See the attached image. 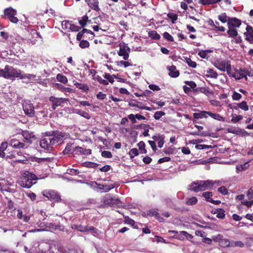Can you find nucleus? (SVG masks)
<instances>
[{"mask_svg":"<svg viewBox=\"0 0 253 253\" xmlns=\"http://www.w3.org/2000/svg\"><path fill=\"white\" fill-rule=\"evenodd\" d=\"M2 77L11 79L12 78H19L23 79L26 78H30L31 75L23 74L20 69L14 68L13 66L6 65L4 68L2 69Z\"/></svg>","mask_w":253,"mask_h":253,"instance_id":"nucleus-1","label":"nucleus"},{"mask_svg":"<svg viewBox=\"0 0 253 253\" xmlns=\"http://www.w3.org/2000/svg\"><path fill=\"white\" fill-rule=\"evenodd\" d=\"M37 176L29 171L24 173L20 178L19 184L23 188H30L36 183Z\"/></svg>","mask_w":253,"mask_h":253,"instance_id":"nucleus-2","label":"nucleus"},{"mask_svg":"<svg viewBox=\"0 0 253 253\" xmlns=\"http://www.w3.org/2000/svg\"><path fill=\"white\" fill-rule=\"evenodd\" d=\"M213 185L211 180H200L193 182L190 186V190L197 192L205 191L207 189H211Z\"/></svg>","mask_w":253,"mask_h":253,"instance_id":"nucleus-3","label":"nucleus"},{"mask_svg":"<svg viewBox=\"0 0 253 253\" xmlns=\"http://www.w3.org/2000/svg\"><path fill=\"white\" fill-rule=\"evenodd\" d=\"M214 65L218 70L223 72L226 71L228 75H231V62L228 59H217L214 62Z\"/></svg>","mask_w":253,"mask_h":253,"instance_id":"nucleus-4","label":"nucleus"},{"mask_svg":"<svg viewBox=\"0 0 253 253\" xmlns=\"http://www.w3.org/2000/svg\"><path fill=\"white\" fill-rule=\"evenodd\" d=\"M49 101L51 103V108L52 110H55L58 107H62L63 104L69 101L68 98H59L54 96H51L49 98Z\"/></svg>","mask_w":253,"mask_h":253,"instance_id":"nucleus-5","label":"nucleus"},{"mask_svg":"<svg viewBox=\"0 0 253 253\" xmlns=\"http://www.w3.org/2000/svg\"><path fill=\"white\" fill-rule=\"evenodd\" d=\"M4 14L5 18L9 19L12 23H17L18 22V18L15 17L17 11L13 8L11 7L6 8L4 10Z\"/></svg>","mask_w":253,"mask_h":253,"instance_id":"nucleus-6","label":"nucleus"},{"mask_svg":"<svg viewBox=\"0 0 253 253\" xmlns=\"http://www.w3.org/2000/svg\"><path fill=\"white\" fill-rule=\"evenodd\" d=\"M42 194L50 201H53L55 202H60L61 201L59 194L54 190H44L42 192Z\"/></svg>","mask_w":253,"mask_h":253,"instance_id":"nucleus-7","label":"nucleus"},{"mask_svg":"<svg viewBox=\"0 0 253 253\" xmlns=\"http://www.w3.org/2000/svg\"><path fill=\"white\" fill-rule=\"evenodd\" d=\"M65 136V133L58 130H55V133L50 138L51 144L53 146L56 144H60L63 142V138Z\"/></svg>","mask_w":253,"mask_h":253,"instance_id":"nucleus-8","label":"nucleus"},{"mask_svg":"<svg viewBox=\"0 0 253 253\" xmlns=\"http://www.w3.org/2000/svg\"><path fill=\"white\" fill-rule=\"evenodd\" d=\"M23 109L25 114L30 118L35 116L34 107L30 101H26L23 104Z\"/></svg>","mask_w":253,"mask_h":253,"instance_id":"nucleus-9","label":"nucleus"},{"mask_svg":"<svg viewBox=\"0 0 253 253\" xmlns=\"http://www.w3.org/2000/svg\"><path fill=\"white\" fill-rule=\"evenodd\" d=\"M104 204L112 207H120L122 205L121 201L117 198H113L110 195H107L105 197Z\"/></svg>","mask_w":253,"mask_h":253,"instance_id":"nucleus-10","label":"nucleus"},{"mask_svg":"<svg viewBox=\"0 0 253 253\" xmlns=\"http://www.w3.org/2000/svg\"><path fill=\"white\" fill-rule=\"evenodd\" d=\"M130 51V48L127 45H124L120 46V49L118 53L119 56H123V59L126 60L129 57V53Z\"/></svg>","mask_w":253,"mask_h":253,"instance_id":"nucleus-11","label":"nucleus"},{"mask_svg":"<svg viewBox=\"0 0 253 253\" xmlns=\"http://www.w3.org/2000/svg\"><path fill=\"white\" fill-rule=\"evenodd\" d=\"M40 146L42 148L47 150H51L53 148V145L51 144L50 137L44 138L40 141Z\"/></svg>","mask_w":253,"mask_h":253,"instance_id":"nucleus-12","label":"nucleus"},{"mask_svg":"<svg viewBox=\"0 0 253 253\" xmlns=\"http://www.w3.org/2000/svg\"><path fill=\"white\" fill-rule=\"evenodd\" d=\"M246 30V32L244 33L246 40L250 43L253 44V28L251 26L247 25Z\"/></svg>","mask_w":253,"mask_h":253,"instance_id":"nucleus-13","label":"nucleus"},{"mask_svg":"<svg viewBox=\"0 0 253 253\" xmlns=\"http://www.w3.org/2000/svg\"><path fill=\"white\" fill-rule=\"evenodd\" d=\"M247 75H249V71L245 69L240 68L239 70H236V73H235L234 75H232V76L236 79L239 80L243 78H246L247 79Z\"/></svg>","mask_w":253,"mask_h":253,"instance_id":"nucleus-14","label":"nucleus"},{"mask_svg":"<svg viewBox=\"0 0 253 253\" xmlns=\"http://www.w3.org/2000/svg\"><path fill=\"white\" fill-rule=\"evenodd\" d=\"M175 238L178 240L183 241L185 239H191L193 238V236L186 231H182L178 232L177 235H175Z\"/></svg>","mask_w":253,"mask_h":253,"instance_id":"nucleus-15","label":"nucleus"},{"mask_svg":"<svg viewBox=\"0 0 253 253\" xmlns=\"http://www.w3.org/2000/svg\"><path fill=\"white\" fill-rule=\"evenodd\" d=\"M241 24V20L236 18H228V27L235 28L236 27H239Z\"/></svg>","mask_w":253,"mask_h":253,"instance_id":"nucleus-16","label":"nucleus"},{"mask_svg":"<svg viewBox=\"0 0 253 253\" xmlns=\"http://www.w3.org/2000/svg\"><path fill=\"white\" fill-rule=\"evenodd\" d=\"M22 135L24 137V142L29 143H31L33 141V139L36 138L33 133H30L27 131H23L22 132Z\"/></svg>","mask_w":253,"mask_h":253,"instance_id":"nucleus-17","label":"nucleus"},{"mask_svg":"<svg viewBox=\"0 0 253 253\" xmlns=\"http://www.w3.org/2000/svg\"><path fill=\"white\" fill-rule=\"evenodd\" d=\"M91 154V149H87L80 146H76L75 147V154L77 155H89Z\"/></svg>","mask_w":253,"mask_h":253,"instance_id":"nucleus-18","label":"nucleus"},{"mask_svg":"<svg viewBox=\"0 0 253 253\" xmlns=\"http://www.w3.org/2000/svg\"><path fill=\"white\" fill-rule=\"evenodd\" d=\"M169 71V75L172 78H177L179 76V72L176 70L175 66L172 65L167 67Z\"/></svg>","mask_w":253,"mask_h":253,"instance_id":"nucleus-19","label":"nucleus"},{"mask_svg":"<svg viewBox=\"0 0 253 253\" xmlns=\"http://www.w3.org/2000/svg\"><path fill=\"white\" fill-rule=\"evenodd\" d=\"M10 145L15 148H22L25 146V144L20 142L16 139H12L10 141Z\"/></svg>","mask_w":253,"mask_h":253,"instance_id":"nucleus-20","label":"nucleus"},{"mask_svg":"<svg viewBox=\"0 0 253 253\" xmlns=\"http://www.w3.org/2000/svg\"><path fill=\"white\" fill-rule=\"evenodd\" d=\"M85 1L92 9L97 11L99 9L98 0H85Z\"/></svg>","mask_w":253,"mask_h":253,"instance_id":"nucleus-21","label":"nucleus"},{"mask_svg":"<svg viewBox=\"0 0 253 253\" xmlns=\"http://www.w3.org/2000/svg\"><path fill=\"white\" fill-rule=\"evenodd\" d=\"M65 25L66 28H69L71 31L74 32H78L81 29V27H80L74 24H72L71 22L68 21H65Z\"/></svg>","mask_w":253,"mask_h":253,"instance_id":"nucleus-22","label":"nucleus"},{"mask_svg":"<svg viewBox=\"0 0 253 253\" xmlns=\"http://www.w3.org/2000/svg\"><path fill=\"white\" fill-rule=\"evenodd\" d=\"M205 72L206 74L205 76L207 78L213 79H216L217 78V73L212 69H208Z\"/></svg>","mask_w":253,"mask_h":253,"instance_id":"nucleus-23","label":"nucleus"},{"mask_svg":"<svg viewBox=\"0 0 253 253\" xmlns=\"http://www.w3.org/2000/svg\"><path fill=\"white\" fill-rule=\"evenodd\" d=\"M72 144L68 143L66 145V146L65 149L63 151V153L64 155L72 154L74 152L75 153V147L73 148L72 147Z\"/></svg>","mask_w":253,"mask_h":253,"instance_id":"nucleus-24","label":"nucleus"},{"mask_svg":"<svg viewBox=\"0 0 253 253\" xmlns=\"http://www.w3.org/2000/svg\"><path fill=\"white\" fill-rule=\"evenodd\" d=\"M124 219H125V220H124L125 223H126V224L130 225L134 228H135V229L138 228V227L136 225L135 221L133 219L130 218L129 216H125Z\"/></svg>","mask_w":253,"mask_h":253,"instance_id":"nucleus-25","label":"nucleus"},{"mask_svg":"<svg viewBox=\"0 0 253 253\" xmlns=\"http://www.w3.org/2000/svg\"><path fill=\"white\" fill-rule=\"evenodd\" d=\"M212 213L213 214L216 213V217L218 218L224 219L225 216V211L221 208L216 209L214 212L212 211Z\"/></svg>","mask_w":253,"mask_h":253,"instance_id":"nucleus-26","label":"nucleus"},{"mask_svg":"<svg viewBox=\"0 0 253 253\" xmlns=\"http://www.w3.org/2000/svg\"><path fill=\"white\" fill-rule=\"evenodd\" d=\"M74 84L76 87L79 89L84 91H88L89 90V87L87 84H84L77 82H74Z\"/></svg>","mask_w":253,"mask_h":253,"instance_id":"nucleus-27","label":"nucleus"},{"mask_svg":"<svg viewBox=\"0 0 253 253\" xmlns=\"http://www.w3.org/2000/svg\"><path fill=\"white\" fill-rule=\"evenodd\" d=\"M55 86L57 88L60 89L61 91H62V92H74V91L72 88H69V87H65L62 84H58V83L56 84H55Z\"/></svg>","mask_w":253,"mask_h":253,"instance_id":"nucleus-28","label":"nucleus"},{"mask_svg":"<svg viewBox=\"0 0 253 253\" xmlns=\"http://www.w3.org/2000/svg\"><path fill=\"white\" fill-rule=\"evenodd\" d=\"M208 111H202L199 113H195L193 114V117L194 118L199 119H202L204 118H207Z\"/></svg>","mask_w":253,"mask_h":253,"instance_id":"nucleus-29","label":"nucleus"},{"mask_svg":"<svg viewBox=\"0 0 253 253\" xmlns=\"http://www.w3.org/2000/svg\"><path fill=\"white\" fill-rule=\"evenodd\" d=\"M208 115L212 119L219 121H224L225 120L223 117L218 114L213 113L211 112L208 111Z\"/></svg>","mask_w":253,"mask_h":253,"instance_id":"nucleus-30","label":"nucleus"},{"mask_svg":"<svg viewBox=\"0 0 253 253\" xmlns=\"http://www.w3.org/2000/svg\"><path fill=\"white\" fill-rule=\"evenodd\" d=\"M228 27L229 29L227 31V34L230 37L234 38L238 35V32L235 28L230 27Z\"/></svg>","mask_w":253,"mask_h":253,"instance_id":"nucleus-31","label":"nucleus"},{"mask_svg":"<svg viewBox=\"0 0 253 253\" xmlns=\"http://www.w3.org/2000/svg\"><path fill=\"white\" fill-rule=\"evenodd\" d=\"M56 79L58 82L64 84H65L68 82L67 78L65 76L60 73L56 75Z\"/></svg>","mask_w":253,"mask_h":253,"instance_id":"nucleus-32","label":"nucleus"},{"mask_svg":"<svg viewBox=\"0 0 253 253\" xmlns=\"http://www.w3.org/2000/svg\"><path fill=\"white\" fill-rule=\"evenodd\" d=\"M209 25L213 27H214V30H216L221 32H224L225 30V28L223 26H218L214 24L213 20L210 19L209 21Z\"/></svg>","mask_w":253,"mask_h":253,"instance_id":"nucleus-33","label":"nucleus"},{"mask_svg":"<svg viewBox=\"0 0 253 253\" xmlns=\"http://www.w3.org/2000/svg\"><path fill=\"white\" fill-rule=\"evenodd\" d=\"M73 228L78 230V231L84 232L88 231V226H83L82 225H75Z\"/></svg>","mask_w":253,"mask_h":253,"instance_id":"nucleus-34","label":"nucleus"},{"mask_svg":"<svg viewBox=\"0 0 253 253\" xmlns=\"http://www.w3.org/2000/svg\"><path fill=\"white\" fill-rule=\"evenodd\" d=\"M149 36L154 40H159L161 38L160 35L157 33L156 31H151L148 33Z\"/></svg>","mask_w":253,"mask_h":253,"instance_id":"nucleus-35","label":"nucleus"},{"mask_svg":"<svg viewBox=\"0 0 253 253\" xmlns=\"http://www.w3.org/2000/svg\"><path fill=\"white\" fill-rule=\"evenodd\" d=\"M198 202L197 198L196 197H192L187 199L186 204L187 205L191 206L196 204Z\"/></svg>","mask_w":253,"mask_h":253,"instance_id":"nucleus-36","label":"nucleus"},{"mask_svg":"<svg viewBox=\"0 0 253 253\" xmlns=\"http://www.w3.org/2000/svg\"><path fill=\"white\" fill-rule=\"evenodd\" d=\"M103 77L108 81V82L113 84L114 82V77L116 78V76L115 75L112 76L109 73H105L103 75Z\"/></svg>","mask_w":253,"mask_h":253,"instance_id":"nucleus-37","label":"nucleus"},{"mask_svg":"<svg viewBox=\"0 0 253 253\" xmlns=\"http://www.w3.org/2000/svg\"><path fill=\"white\" fill-rule=\"evenodd\" d=\"M76 113L79 115L88 120L91 118V116L89 115V114L85 111L81 110H77Z\"/></svg>","mask_w":253,"mask_h":253,"instance_id":"nucleus-38","label":"nucleus"},{"mask_svg":"<svg viewBox=\"0 0 253 253\" xmlns=\"http://www.w3.org/2000/svg\"><path fill=\"white\" fill-rule=\"evenodd\" d=\"M229 245L230 241H229V240L227 239L223 238V237L222 238L219 244V245L222 248L228 247Z\"/></svg>","mask_w":253,"mask_h":253,"instance_id":"nucleus-39","label":"nucleus"},{"mask_svg":"<svg viewBox=\"0 0 253 253\" xmlns=\"http://www.w3.org/2000/svg\"><path fill=\"white\" fill-rule=\"evenodd\" d=\"M138 151L137 149L135 148L131 149L128 152V155L130 159L134 158L135 156L138 155Z\"/></svg>","mask_w":253,"mask_h":253,"instance_id":"nucleus-40","label":"nucleus"},{"mask_svg":"<svg viewBox=\"0 0 253 253\" xmlns=\"http://www.w3.org/2000/svg\"><path fill=\"white\" fill-rule=\"evenodd\" d=\"M137 146H138L139 150L140 151V153L144 154H146L147 153V150L145 148V144L143 141H140L137 144Z\"/></svg>","mask_w":253,"mask_h":253,"instance_id":"nucleus-41","label":"nucleus"},{"mask_svg":"<svg viewBox=\"0 0 253 253\" xmlns=\"http://www.w3.org/2000/svg\"><path fill=\"white\" fill-rule=\"evenodd\" d=\"M237 106L238 108H240L243 110L248 111L249 110V106L247 105V103L246 101H243L237 104Z\"/></svg>","mask_w":253,"mask_h":253,"instance_id":"nucleus-42","label":"nucleus"},{"mask_svg":"<svg viewBox=\"0 0 253 253\" xmlns=\"http://www.w3.org/2000/svg\"><path fill=\"white\" fill-rule=\"evenodd\" d=\"M87 21H88V17L86 15H85L83 16L81 20L79 21V23L81 26V27L84 28L86 25Z\"/></svg>","mask_w":253,"mask_h":253,"instance_id":"nucleus-43","label":"nucleus"},{"mask_svg":"<svg viewBox=\"0 0 253 253\" xmlns=\"http://www.w3.org/2000/svg\"><path fill=\"white\" fill-rule=\"evenodd\" d=\"M128 105L130 107H136L140 109V107H142L143 103L136 100H133L132 101L129 102Z\"/></svg>","mask_w":253,"mask_h":253,"instance_id":"nucleus-44","label":"nucleus"},{"mask_svg":"<svg viewBox=\"0 0 253 253\" xmlns=\"http://www.w3.org/2000/svg\"><path fill=\"white\" fill-rule=\"evenodd\" d=\"M213 196L212 193L210 191H207L202 193V197L205 198L206 200L210 202V199H212L211 197Z\"/></svg>","mask_w":253,"mask_h":253,"instance_id":"nucleus-45","label":"nucleus"},{"mask_svg":"<svg viewBox=\"0 0 253 253\" xmlns=\"http://www.w3.org/2000/svg\"><path fill=\"white\" fill-rule=\"evenodd\" d=\"M175 151V148L173 146H171L169 148H165L163 149V152L166 155H171L173 154Z\"/></svg>","mask_w":253,"mask_h":253,"instance_id":"nucleus-46","label":"nucleus"},{"mask_svg":"<svg viewBox=\"0 0 253 253\" xmlns=\"http://www.w3.org/2000/svg\"><path fill=\"white\" fill-rule=\"evenodd\" d=\"M249 167V165H248L247 163H246L244 164L238 165L236 166V169L237 171H241L248 169Z\"/></svg>","mask_w":253,"mask_h":253,"instance_id":"nucleus-47","label":"nucleus"},{"mask_svg":"<svg viewBox=\"0 0 253 253\" xmlns=\"http://www.w3.org/2000/svg\"><path fill=\"white\" fill-rule=\"evenodd\" d=\"M211 50H202L198 52V55L202 58H206L208 53L211 52Z\"/></svg>","mask_w":253,"mask_h":253,"instance_id":"nucleus-48","label":"nucleus"},{"mask_svg":"<svg viewBox=\"0 0 253 253\" xmlns=\"http://www.w3.org/2000/svg\"><path fill=\"white\" fill-rule=\"evenodd\" d=\"M35 161L39 163L43 162H50L52 158H35Z\"/></svg>","mask_w":253,"mask_h":253,"instance_id":"nucleus-49","label":"nucleus"},{"mask_svg":"<svg viewBox=\"0 0 253 253\" xmlns=\"http://www.w3.org/2000/svg\"><path fill=\"white\" fill-rule=\"evenodd\" d=\"M167 16L171 19L172 23H175V21L177 20L178 16L174 13L169 12L167 14Z\"/></svg>","mask_w":253,"mask_h":253,"instance_id":"nucleus-50","label":"nucleus"},{"mask_svg":"<svg viewBox=\"0 0 253 253\" xmlns=\"http://www.w3.org/2000/svg\"><path fill=\"white\" fill-rule=\"evenodd\" d=\"M99 186H101L103 187V188H102V190H104L105 192H108L115 187V184H113L105 185L102 184H99Z\"/></svg>","mask_w":253,"mask_h":253,"instance_id":"nucleus-51","label":"nucleus"},{"mask_svg":"<svg viewBox=\"0 0 253 253\" xmlns=\"http://www.w3.org/2000/svg\"><path fill=\"white\" fill-rule=\"evenodd\" d=\"M186 62L188 65V66L190 67L195 68L197 67V63L196 62L193 61L191 58H186L185 59Z\"/></svg>","mask_w":253,"mask_h":253,"instance_id":"nucleus-52","label":"nucleus"},{"mask_svg":"<svg viewBox=\"0 0 253 253\" xmlns=\"http://www.w3.org/2000/svg\"><path fill=\"white\" fill-rule=\"evenodd\" d=\"M228 18L229 17H227L225 13H223L218 16V20L223 23H225L226 22H228Z\"/></svg>","mask_w":253,"mask_h":253,"instance_id":"nucleus-53","label":"nucleus"},{"mask_svg":"<svg viewBox=\"0 0 253 253\" xmlns=\"http://www.w3.org/2000/svg\"><path fill=\"white\" fill-rule=\"evenodd\" d=\"M201 1V2L204 5L206 4H215L216 3L219 1H220L221 0H200Z\"/></svg>","mask_w":253,"mask_h":253,"instance_id":"nucleus-54","label":"nucleus"},{"mask_svg":"<svg viewBox=\"0 0 253 253\" xmlns=\"http://www.w3.org/2000/svg\"><path fill=\"white\" fill-rule=\"evenodd\" d=\"M163 36V38L169 42L174 41V39L172 36L167 32H164Z\"/></svg>","mask_w":253,"mask_h":253,"instance_id":"nucleus-55","label":"nucleus"},{"mask_svg":"<svg viewBox=\"0 0 253 253\" xmlns=\"http://www.w3.org/2000/svg\"><path fill=\"white\" fill-rule=\"evenodd\" d=\"M89 42L86 40H82L80 41L79 45L82 48L88 47L89 46Z\"/></svg>","mask_w":253,"mask_h":253,"instance_id":"nucleus-56","label":"nucleus"},{"mask_svg":"<svg viewBox=\"0 0 253 253\" xmlns=\"http://www.w3.org/2000/svg\"><path fill=\"white\" fill-rule=\"evenodd\" d=\"M166 113L163 111H157L155 113L154 118L156 120H159L162 116H165Z\"/></svg>","mask_w":253,"mask_h":253,"instance_id":"nucleus-57","label":"nucleus"},{"mask_svg":"<svg viewBox=\"0 0 253 253\" xmlns=\"http://www.w3.org/2000/svg\"><path fill=\"white\" fill-rule=\"evenodd\" d=\"M66 172L70 175H77L80 173V171L77 169H67Z\"/></svg>","mask_w":253,"mask_h":253,"instance_id":"nucleus-58","label":"nucleus"},{"mask_svg":"<svg viewBox=\"0 0 253 253\" xmlns=\"http://www.w3.org/2000/svg\"><path fill=\"white\" fill-rule=\"evenodd\" d=\"M243 119V117L241 115H235V116H232V118L231 119V122L234 123H236L240 121L241 120Z\"/></svg>","mask_w":253,"mask_h":253,"instance_id":"nucleus-59","label":"nucleus"},{"mask_svg":"<svg viewBox=\"0 0 253 253\" xmlns=\"http://www.w3.org/2000/svg\"><path fill=\"white\" fill-rule=\"evenodd\" d=\"M85 166L87 168H94L97 167L99 165L97 163L88 162L84 163Z\"/></svg>","mask_w":253,"mask_h":253,"instance_id":"nucleus-60","label":"nucleus"},{"mask_svg":"<svg viewBox=\"0 0 253 253\" xmlns=\"http://www.w3.org/2000/svg\"><path fill=\"white\" fill-rule=\"evenodd\" d=\"M196 148L197 149H209L212 148L211 145H208L205 144H197L195 146Z\"/></svg>","mask_w":253,"mask_h":253,"instance_id":"nucleus-61","label":"nucleus"},{"mask_svg":"<svg viewBox=\"0 0 253 253\" xmlns=\"http://www.w3.org/2000/svg\"><path fill=\"white\" fill-rule=\"evenodd\" d=\"M247 196L249 200L253 201V188L252 187L247 191Z\"/></svg>","mask_w":253,"mask_h":253,"instance_id":"nucleus-62","label":"nucleus"},{"mask_svg":"<svg viewBox=\"0 0 253 253\" xmlns=\"http://www.w3.org/2000/svg\"><path fill=\"white\" fill-rule=\"evenodd\" d=\"M101 156L103 157L106 158H111L112 157V155L110 151H103L101 153Z\"/></svg>","mask_w":253,"mask_h":253,"instance_id":"nucleus-63","label":"nucleus"},{"mask_svg":"<svg viewBox=\"0 0 253 253\" xmlns=\"http://www.w3.org/2000/svg\"><path fill=\"white\" fill-rule=\"evenodd\" d=\"M218 191L223 195H226L228 194V190L224 186L219 187L218 189Z\"/></svg>","mask_w":253,"mask_h":253,"instance_id":"nucleus-64","label":"nucleus"}]
</instances>
